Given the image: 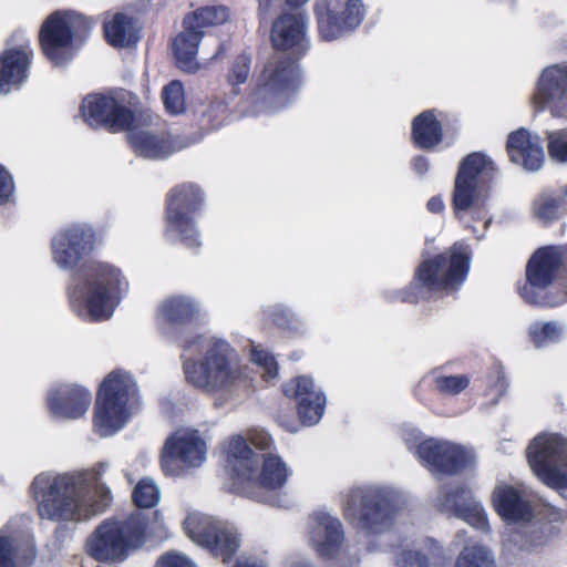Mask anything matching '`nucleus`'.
Instances as JSON below:
<instances>
[{"label": "nucleus", "instance_id": "obj_1", "mask_svg": "<svg viewBox=\"0 0 567 567\" xmlns=\"http://www.w3.org/2000/svg\"><path fill=\"white\" fill-rule=\"evenodd\" d=\"M90 480L81 473H64L54 477L38 475L31 484L41 519L59 525L53 532L55 542L62 544L72 536L68 524H78L103 513L112 503L110 488L96 483L90 496Z\"/></svg>", "mask_w": 567, "mask_h": 567}, {"label": "nucleus", "instance_id": "obj_2", "mask_svg": "<svg viewBox=\"0 0 567 567\" xmlns=\"http://www.w3.org/2000/svg\"><path fill=\"white\" fill-rule=\"evenodd\" d=\"M306 13L282 12L272 22L270 42L276 51H291L296 59L268 61L258 79L257 90L265 96L277 97L295 92L301 84L298 60L308 50Z\"/></svg>", "mask_w": 567, "mask_h": 567}, {"label": "nucleus", "instance_id": "obj_3", "mask_svg": "<svg viewBox=\"0 0 567 567\" xmlns=\"http://www.w3.org/2000/svg\"><path fill=\"white\" fill-rule=\"evenodd\" d=\"M472 260L471 248L460 241L442 252L423 259L405 287L386 293L390 302L419 303L436 292L457 291L465 282Z\"/></svg>", "mask_w": 567, "mask_h": 567}, {"label": "nucleus", "instance_id": "obj_4", "mask_svg": "<svg viewBox=\"0 0 567 567\" xmlns=\"http://www.w3.org/2000/svg\"><path fill=\"white\" fill-rule=\"evenodd\" d=\"M226 463L233 481L231 491L258 502L264 501V492L284 488L291 475V471L280 456H260L241 435L229 439Z\"/></svg>", "mask_w": 567, "mask_h": 567}, {"label": "nucleus", "instance_id": "obj_5", "mask_svg": "<svg viewBox=\"0 0 567 567\" xmlns=\"http://www.w3.org/2000/svg\"><path fill=\"white\" fill-rule=\"evenodd\" d=\"M82 280L68 289L71 308L91 322L111 318L128 282L115 266L90 261L83 265Z\"/></svg>", "mask_w": 567, "mask_h": 567}, {"label": "nucleus", "instance_id": "obj_6", "mask_svg": "<svg viewBox=\"0 0 567 567\" xmlns=\"http://www.w3.org/2000/svg\"><path fill=\"white\" fill-rule=\"evenodd\" d=\"M519 297L538 308L567 302V243L537 248L525 267V280L517 282Z\"/></svg>", "mask_w": 567, "mask_h": 567}, {"label": "nucleus", "instance_id": "obj_7", "mask_svg": "<svg viewBox=\"0 0 567 567\" xmlns=\"http://www.w3.org/2000/svg\"><path fill=\"white\" fill-rule=\"evenodd\" d=\"M94 20L72 10H55L42 22L38 41L42 55L54 66L68 64L86 42Z\"/></svg>", "mask_w": 567, "mask_h": 567}, {"label": "nucleus", "instance_id": "obj_8", "mask_svg": "<svg viewBox=\"0 0 567 567\" xmlns=\"http://www.w3.org/2000/svg\"><path fill=\"white\" fill-rule=\"evenodd\" d=\"M147 519L138 512L124 519H105L86 542V553L101 563H121L146 538Z\"/></svg>", "mask_w": 567, "mask_h": 567}, {"label": "nucleus", "instance_id": "obj_9", "mask_svg": "<svg viewBox=\"0 0 567 567\" xmlns=\"http://www.w3.org/2000/svg\"><path fill=\"white\" fill-rule=\"evenodd\" d=\"M204 202V192L195 183H182L172 187L165 196L163 235L188 249H199L202 241L196 216Z\"/></svg>", "mask_w": 567, "mask_h": 567}, {"label": "nucleus", "instance_id": "obj_10", "mask_svg": "<svg viewBox=\"0 0 567 567\" xmlns=\"http://www.w3.org/2000/svg\"><path fill=\"white\" fill-rule=\"evenodd\" d=\"M137 395L132 375L121 369L110 372L100 384L93 411L96 433L109 436L120 431L130 419V406Z\"/></svg>", "mask_w": 567, "mask_h": 567}, {"label": "nucleus", "instance_id": "obj_11", "mask_svg": "<svg viewBox=\"0 0 567 567\" xmlns=\"http://www.w3.org/2000/svg\"><path fill=\"white\" fill-rule=\"evenodd\" d=\"M236 351L220 339L210 342L203 360L187 359L183 371L188 383L197 389L214 393L236 384L241 378V370L234 359Z\"/></svg>", "mask_w": 567, "mask_h": 567}, {"label": "nucleus", "instance_id": "obj_12", "mask_svg": "<svg viewBox=\"0 0 567 567\" xmlns=\"http://www.w3.org/2000/svg\"><path fill=\"white\" fill-rule=\"evenodd\" d=\"M493 162L481 152L467 154L458 164L452 193V208L458 219L463 213L473 210L474 219H483L488 197L486 175L493 171Z\"/></svg>", "mask_w": 567, "mask_h": 567}, {"label": "nucleus", "instance_id": "obj_13", "mask_svg": "<svg viewBox=\"0 0 567 567\" xmlns=\"http://www.w3.org/2000/svg\"><path fill=\"white\" fill-rule=\"evenodd\" d=\"M396 507L382 489L355 487L347 494L342 505L344 519L369 535L388 530L394 523Z\"/></svg>", "mask_w": 567, "mask_h": 567}, {"label": "nucleus", "instance_id": "obj_14", "mask_svg": "<svg viewBox=\"0 0 567 567\" xmlns=\"http://www.w3.org/2000/svg\"><path fill=\"white\" fill-rule=\"evenodd\" d=\"M526 456L534 474L547 486L567 489V439L558 433H543L529 444Z\"/></svg>", "mask_w": 567, "mask_h": 567}, {"label": "nucleus", "instance_id": "obj_15", "mask_svg": "<svg viewBox=\"0 0 567 567\" xmlns=\"http://www.w3.org/2000/svg\"><path fill=\"white\" fill-rule=\"evenodd\" d=\"M185 534L210 555L229 563L237 554L240 537L237 529L227 522L200 513H190L183 522Z\"/></svg>", "mask_w": 567, "mask_h": 567}, {"label": "nucleus", "instance_id": "obj_16", "mask_svg": "<svg viewBox=\"0 0 567 567\" xmlns=\"http://www.w3.org/2000/svg\"><path fill=\"white\" fill-rule=\"evenodd\" d=\"M313 12L320 38L333 41L359 28L365 7L362 0H317Z\"/></svg>", "mask_w": 567, "mask_h": 567}, {"label": "nucleus", "instance_id": "obj_17", "mask_svg": "<svg viewBox=\"0 0 567 567\" xmlns=\"http://www.w3.org/2000/svg\"><path fill=\"white\" fill-rule=\"evenodd\" d=\"M80 112L89 126L104 127L112 133L127 131L135 122L134 112L110 94H89L83 100Z\"/></svg>", "mask_w": 567, "mask_h": 567}, {"label": "nucleus", "instance_id": "obj_18", "mask_svg": "<svg viewBox=\"0 0 567 567\" xmlns=\"http://www.w3.org/2000/svg\"><path fill=\"white\" fill-rule=\"evenodd\" d=\"M532 104L536 112L547 110L555 117L567 118V60L542 70Z\"/></svg>", "mask_w": 567, "mask_h": 567}, {"label": "nucleus", "instance_id": "obj_19", "mask_svg": "<svg viewBox=\"0 0 567 567\" xmlns=\"http://www.w3.org/2000/svg\"><path fill=\"white\" fill-rule=\"evenodd\" d=\"M95 244L93 228L72 225L58 231L51 239L52 259L62 269H73L92 254Z\"/></svg>", "mask_w": 567, "mask_h": 567}, {"label": "nucleus", "instance_id": "obj_20", "mask_svg": "<svg viewBox=\"0 0 567 567\" xmlns=\"http://www.w3.org/2000/svg\"><path fill=\"white\" fill-rule=\"evenodd\" d=\"M206 454V443L196 431L173 433L165 441L161 465L166 474L177 475L182 466H199Z\"/></svg>", "mask_w": 567, "mask_h": 567}, {"label": "nucleus", "instance_id": "obj_21", "mask_svg": "<svg viewBox=\"0 0 567 567\" xmlns=\"http://www.w3.org/2000/svg\"><path fill=\"white\" fill-rule=\"evenodd\" d=\"M416 454L432 473L446 476L462 473L470 463V455L465 449L432 437L419 443Z\"/></svg>", "mask_w": 567, "mask_h": 567}, {"label": "nucleus", "instance_id": "obj_22", "mask_svg": "<svg viewBox=\"0 0 567 567\" xmlns=\"http://www.w3.org/2000/svg\"><path fill=\"white\" fill-rule=\"evenodd\" d=\"M285 396L296 401L297 413L303 425L317 424L326 409V395L312 378L299 375L282 384Z\"/></svg>", "mask_w": 567, "mask_h": 567}, {"label": "nucleus", "instance_id": "obj_23", "mask_svg": "<svg viewBox=\"0 0 567 567\" xmlns=\"http://www.w3.org/2000/svg\"><path fill=\"white\" fill-rule=\"evenodd\" d=\"M436 506L441 512L461 518L477 529H487L488 519L483 505L476 502L464 484L452 488L441 487Z\"/></svg>", "mask_w": 567, "mask_h": 567}, {"label": "nucleus", "instance_id": "obj_24", "mask_svg": "<svg viewBox=\"0 0 567 567\" xmlns=\"http://www.w3.org/2000/svg\"><path fill=\"white\" fill-rule=\"evenodd\" d=\"M491 501L496 514L507 524H527L535 518L536 506L530 494L522 487L509 484L497 486Z\"/></svg>", "mask_w": 567, "mask_h": 567}, {"label": "nucleus", "instance_id": "obj_25", "mask_svg": "<svg viewBox=\"0 0 567 567\" xmlns=\"http://www.w3.org/2000/svg\"><path fill=\"white\" fill-rule=\"evenodd\" d=\"M33 61L30 42L6 48L0 52V94L19 91L28 81Z\"/></svg>", "mask_w": 567, "mask_h": 567}, {"label": "nucleus", "instance_id": "obj_26", "mask_svg": "<svg viewBox=\"0 0 567 567\" xmlns=\"http://www.w3.org/2000/svg\"><path fill=\"white\" fill-rule=\"evenodd\" d=\"M311 519L310 539L316 553L323 559L334 558L344 542L340 519L322 512L315 513Z\"/></svg>", "mask_w": 567, "mask_h": 567}, {"label": "nucleus", "instance_id": "obj_27", "mask_svg": "<svg viewBox=\"0 0 567 567\" xmlns=\"http://www.w3.org/2000/svg\"><path fill=\"white\" fill-rule=\"evenodd\" d=\"M506 153L512 163L528 172L538 171L545 161L539 137L519 127L507 135Z\"/></svg>", "mask_w": 567, "mask_h": 567}, {"label": "nucleus", "instance_id": "obj_28", "mask_svg": "<svg viewBox=\"0 0 567 567\" xmlns=\"http://www.w3.org/2000/svg\"><path fill=\"white\" fill-rule=\"evenodd\" d=\"M444 140V131L437 111L429 109L413 117L411 143L416 150L434 151Z\"/></svg>", "mask_w": 567, "mask_h": 567}, {"label": "nucleus", "instance_id": "obj_29", "mask_svg": "<svg viewBox=\"0 0 567 567\" xmlns=\"http://www.w3.org/2000/svg\"><path fill=\"white\" fill-rule=\"evenodd\" d=\"M92 401L89 390L79 385L65 386L49 399L51 412L65 419H79L85 414Z\"/></svg>", "mask_w": 567, "mask_h": 567}, {"label": "nucleus", "instance_id": "obj_30", "mask_svg": "<svg viewBox=\"0 0 567 567\" xmlns=\"http://www.w3.org/2000/svg\"><path fill=\"white\" fill-rule=\"evenodd\" d=\"M37 558L32 540L0 533V567H31Z\"/></svg>", "mask_w": 567, "mask_h": 567}, {"label": "nucleus", "instance_id": "obj_31", "mask_svg": "<svg viewBox=\"0 0 567 567\" xmlns=\"http://www.w3.org/2000/svg\"><path fill=\"white\" fill-rule=\"evenodd\" d=\"M127 141L138 156L159 159L174 153L173 143L164 137L143 130H127Z\"/></svg>", "mask_w": 567, "mask_h": 567}, {"label": "nucleus", "instance_id": "obj_32", "mask_svg": "<svg viewBox=\"0 0 567 567\" xmlns=\"http://www.w3.org/2000/svg\"><path fill=\"white\" fill-rule=\"evenodd\" d=\"M184 30L173 41V52L181 70L194 73L199 69L196 62L198 44L204 32L193 25H183Z\"/></svg>", "mask_w": 567, "mask_h": 567}, {"label": "nucleus", "instance_id": "obj_33", "mask_svg": "<svg viewBox=\"0 0 567 567\" xmlns=\"http://www.w3.org/2000/svg\"><path fill=\"white\" fill-rule=\"evenodd\" d=\"M105 41L113 48H126L140 40V30L132 17L117 12L111 20L104 21Z\"/></svg>", "mask_w": 567, "mask_h": 567}, {"label": "nucleus", "instance_id": "obj_34", "mask_svg": "<svg viewBox=\"0 0 567 567\" xmlns=\"http://www.w3.org/2000/svg\"><path fill=\"white\" fill-rule=\"evenodd\" d=\"M162 318L172 326H187L198 319L197 305L186 297H172L159 307Z\"/></svg>", "mask_w": 567, "mask_h": 567}, {"label": "nucleus", "instance_id": "obj_35", "mask_svg": "<svg viewBox=\"0 0 567 567\" xmlns=\"http://www.w3.org/2000/svg\"><path fill=\"white\" fill-rule=\"evenodd\" d=\"M532 208L534 216L546 224L566 215L558 189L542 193L534 199Z\"/></svg>", "mask_w": 567, "mask_h": 567}, {"label": "nucleus", "instance_id": "obj_36", "mask_svg": "<svg viewBox=\"0 0 567 567\" xmlns=\"http://www.w3.org/2000/svg\"><path fill=\"white\" fill-rule=\"evenodd\" d=\"M227 18L228 11L225 7H204L188 13L183 20V25H193L203 31L206 27L224 23Z\"/></svg>", "mask_w": 567, "mask_h": 567}, {"label": "nucleus", "instance_id": "obj_37", "mask_svg": "<svg viewBox=\"0 0 567 567\" xmlns=\"http://www.w3.org/2000/svg\"><path fill=\"white\" fill-rule=\"evenodd\" d=\"M250 70L251 56L246 52L239 53L231 61L226 74V81L231 87V94L234 96L240 94L239 85L247 82L250 75Z\"/></svg>", "mask_w": 567, "mask_h": 567}, {"label": "nucleus", "instance_id": "obj_38", "mask_svg": "<svg viewBox=\"0 0 567 567\" xmlns=\"http://www.w3.org/2000/svg\"><path fill=\"white\" fill-rule=\"evenodd\" d=\"M455 567H495L487 548L482 545L466 546L458 554Z\"/></svg>", "mask_w": 567, "mask_h": 567}, {"label": "nucleus", "instance_id": "obj_39", "mask_svg": "<svg viewBox=\"0 0 567 567\" xmlns=\"http://www.w3.org/2000/svg\"><path fill=\"white\" fill-rule=\"evenodd\" d=\"M561 329L557 322H534L528 328V338L536 348L545 347L559 340Z\"/></svg>", "mask_w": 567, "mask_h": 567}, {"label": "nucleus", "instance_id": "obj_40", "mask_svg": "<svg viewBox=\"0 0 567 567\" xmlns=\"http://www.w3.org/2000/svg\"><path fill=\"white\" fill-rule=\"evenodd\" d=\"M132 499L138 508H152L159 501V489L153 480L141 478L133 489Z\"/></svg>", "mask_w": 567, "mask_h": 567}, {"label": "nucleus", "instance_id": "obj_41", "mask_svg": "<svg viewBox=\"0 0 567 567\" xmlns=\"http://www.w3.org/2000/svg\"><path fill=\"white\" fill-rule=\"evenodd\" d=\"M162 100L165 110L171 115H177L185 110V96L183 83L178 80H173L163 87Z\"/></svg>", "mask_w": 567, "mask_h": 567}, {"label": "nucleus", "instance_id": "obj_42", "mask_svg": "<svg viewBox=\"0 0 567 567\" xmlns=\"http://www.w3.org/2000/svg\"><path fill=\"white\" fill-rule=\"evenodd\" d=\"M471 383L466 374L457 375H437L434 378L435 390L443 395H457L463 392Z\"/></svg>", "mask_w": 567, "mask_h": 567}, {"label": "nucleus", "instance_id": "obj_43", "mask_svg": "<svg viewBox=\"0 0 567 567\" xmlns=\"http://www.w3.org/2000/svg\"><path fill=\"white\" fill-rule=\"evenodd\" d=\"M547 152L557 163H567V128L547 133Z\"/></svg>", "mask_w": 567, "mask_h": 567}, {"label": "nucleus", "instance_id": "obj_44", "mask_svg": "<svg viewBox=\"0 0 567 567\" xmlns=\"http://www.w3.org/2000/svg\"><path fill=\"white\" fill-rule=\"evenodd\" d=\"M16 183L12 174L0 164V206L14 203Z\"/></svg>", "mask_w": 567, "mask_h": 567}, {"label": "nucleus", "instance_id": "obj_45", "mask_svg": "<svg viewBox=\"0 0 567 567\" xmlns=\"http://www.w3.org/2000/svg\"><path fill=\"white\" fill-rule=\"evenodd\" d=\"M399 567H430V557L419 550H402L398 559Z\"/></svg>", "mask_w": 567, "mask_h": 567}, {"label": "nucleus", "instance_id": "obj_46", "mask_svg": "<svg viewBox=\"0 0 567 567\" xmlns=\"http://www.w3.org/2000/svg\"><path fill=\"white\" fill-rule=\"evenodd\" d=\"M252 358L257 364L264 367L268 378L272 379L278 375V363L274 355L266 351H254Z\"/></svg>", "mask_w": 567, "mask_h": 567}, {"label": "nucleus", "instance_id": "obj_47", "mask_svg": "<svg viewBox=\"0 0 567 567\" xmlns=\"http://www.w3.org/2000/svg\"><path fill=\"white\" fill-rule=\"evenodd\" d=\"M155 567H195V565L187 557L168 551L157 559Z\"/></svg>", "mask_w": 567, "mask_h": 567}, {"label": "nucleus", "instance_id": "obj_48", "mask_svg": "<svg viewBox=\"0 0 567 567\" xmlns=\"http://www.w3.org/2000/svg\"><path fill=\"white\" fill-rule=\"evenodd\" d=\"M535 516H538L540 520H546L548 523L563 522L565 518V514L561 509L549 504H544L539 509L536 508Z\"/></svg>", "mask_w": 567, "mask_h": 567}, {"label": "nucleus", "instance_id": "obj_49", "mask_svg": "<svg viewBox=\"0 0 567 567\" xmlns=\"http://www.w3.org/2000/svg\"><path fill=\"white\" fill-rule=\"evenodd\" d=\"M413 171L419 175H425L430 169V162L423 155H416L411 162Z\"/></svg>", "mask_w": 567, "mask_h": 567}, {"label": "nucleus", "instance_id": "obj_50", "mask_svg": "<svg viewBox=\"0 0 567 567\" xmlns=\"http://www.w3.org/2000/svg\"><path fill=\"white\" fill-rule=\"evenodd\" d=\"M426 208L430 213L440 214L444 210L445 204L441 196H433L426 203Z\"/></svg>", "mask_w": 567, "mask_h": 567}, {"label": "nucleus", "instance_id": "obj_51", "mask_svg": "<svg viewBox=\"0 0 567 567\" xmlns=\"http://www.w3.org/2000/svg\"><path fill=\"white\" fill-rule=\"evenodd\" d=\"M233 567H266L264 564L251 559H238Z\"/></svg>", "mask_w": 567, "mask_h": 567}, {"label": "nucleus", "instance_id": "obj_52", "mask_svg": "<svg viewBox=\"0 0 567 567\" xmlns=\"http://www.w3.org/2000/svg\"><path fill=\"white\" fill-rule=\"evenodd\" d=\"M559 194H560V197H561V200H563V205H564V209H565V213L567 215V185L559 188L558 189Z\"/></svg>", "mask_w": 567, "mask_h": 567}, {"label": "nucleus", "instance_id": "obj_53", "mask_svg": "<svg viewBox=\"0 0 567 567\" xmlns=\"http://www.w3.org/2000/svg\"><path fill=\"white\" fill-rule=\"evenodd\" d=\"M308 0H286L287 4L291 8H299L303 6Z\"/></svg>", "mask_w": 567, "mask_h": 567}, {"label": "nucleus", "instance_id": "obj_54", "mask_svg": "<svg viewBox=\"0 0 567 567\" xmlns=\"http://www.w3.org/2000/svg\"><path fill=\"white\" fill-rule=\"evenodd\" d=\"M437 553H432L433 559H436L442 556V549L440 547H436Z\"/></svg>", "mask_w": 567, "mask_h": 567}, {"label": "nucleus", "instance_id": "obj_55", "mask_svg": "<svg viewBox=\"0 0 567 567\" xmlns=\"http://www.w3.org/2000/svg\"><path fill=\"white\" fill-rule=\"evenodd\" d=\"M194 342H195V340L186 341V342L183 344V349H184V350L189 349Z\"/></svg>", "mask_w": 567, "mask_h": 567}, {"label": "nucleus", "instance_id": "obj_56", "mask_svg": "<svg viewBox=\"0 0 567 567\" xmlns=\"http://www.w3.org/2000/svg\"><path fill=\"white\" fill-rule=\"evenodd\" d=\"M422 388H423V383H420V384L417 385V388H416V394H419V393H420V391L422 390Z\"/></svg>", "mask_w": 567, "mask_h": 567}, {"label": "nucleus", "instance_id": "obj_57", "mask_svg": "<svg viewBox=\"0 0 567 567\" xmlns=\"http://www.w3.org/2000/svg\"><path fill=\"white\" fill-rule=\"evenodd\" d=\"M295 567H312V566L308 565V564H298Z\"/></svg>", "mask_w": 567, "mask_h": 567}]
</instances>
